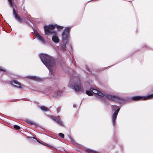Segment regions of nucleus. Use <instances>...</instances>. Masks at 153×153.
<instances>
[{"instance_id":"393cba45","label":"nucleus","mask_w":153,"mask_h":153,"mask_svg":"<svg viewBox=\"0 0 153 153\" xmlns=\"http://www.w3.org/2000/svg\"><path fill=\"white\" fill-rule=\"evenodd\" d=\"M101 101L104 102L105 105H107L108 103L107 102L106 100L104 98H101L100 99Z\"/></svg>"},{"instance_id":"f03ea898","label":"nucleus","mask_w":153,"mask_h":153,"mask_svg":"<svg viewBox=\"0 0 153 153\" xmlns=\"http://www.w3.org/2000/svg\"><path fill=\"white\" fill-rule=\"evenodd\" d=\"M71 27H67L65 28L62 33V43L61 44L60 51L64 52L66 51V44L68 43L70 40V33Z\"/></svg>"},{"instance_id":"bb28decb","label":"nucleus","mask_w":153,"mask_h":153,"mask_svg":"<svg viewBox=\"0 0 153 153\" xmlns=\"http://www.w3.org/2000/svg\"><path fill=\"white\" fill-rule=\"evenodd\" d=\"M142 48L144 49H148L150 48L149 46L143 44L142 45Z\"/></svg>"},{"instance_id":"ea45409f","label":"nucleus","mask_w":153,"mask_h":153,"mask_svg":"<svg viewBox=\"0 0 153 153\" xmlns=\"http://www.w3.org/2000/svg\"><path fill=\"white\" fill-rule=\"evenodd\" d=\"M58 55H59V56H60V55H59V54H58Z\"/></svg>"},{"instance_id":"c85d7f7f","label":"nucleus","mask_w":153,"mask_h":153,"mask_svg":"<svg viewBox=\"0 0 153 153\" xmlns=\"http://www.w3.org/2000/svg\"><path fill=\"white\" fill-rule=\"evenodd\" d=\"M14 128L17 130H19L20 128V127L17 125H14L13 126Z\"/></svg>"},{"instance_id":"20e7f679","label":"nucleus","mask_w":153,"mask_h":153,"mask_svg":"<svg viewBox=\"0 0 153 153\" xmlns=\"http://www.w3.org/2000/svg\"><path fill=\"white\" fill-rule=\"evenodd\" d=\"M69 84L71 88L77 93H83L82 84L80 81H70Z\"/></svg>"},{"instance_id":"412c9836","label":"nucleus","mask_w":153,"mask_h":153,"mask_svg":"<svg viewBox=\"0 0 153 153\" xmlns=\"http://www.w3.org/2000/svg\"><path fill=\"white\" fill-rule=\"evenodd\" d=\"M27 138H33V139L36 140L37 141V142H38L39 143H40L41 144H43V145H44V143L43 141H42L41 140L39 141V140H37L36 138H35L34 137H27Z\"/></svg>"},{"instance_id":"1a4fd4ad","label":"nucleus","mask_w":153,"mask_h":153,"mask_svg":"<svg viewBox=\"0 0 153 153\" xmlns=\"http://www.w3.org/2000/svg\"><path fill=\"white\" fill-rule=\"evenodd\" d=\"M10 84L14 87L21 89L22 88V85L17 80H14L10 82Z\"/></svg>"},{"instance_id":"0eeeda50","label":"nucleus","mask_w":153,"mask_h":153,"mask_svg":"<svg viewBox=\"0 0 153 153\" xmlns=\"http://www.w3.org/2000/svg\"><path fill=\"white\" fill-rule=\"evenodd\" d=\"M13 14L15 19L20 23H22L23 20L19 15L17 12V10L16 7H13Z\"/></svg>"},{"instance_id":"4468645a","label":"nucleus","mask_w":153,"mask_h":153,"mask_svg":"<svg viewBox=\"0 0 153 153\" xmlns=\"http://www.w3.org/2000/svg\"><path fill=\"white\" fill-rule=\"evenodd\" d=\"M24 22L26 24L29 25H30V24H33L32 21L30 19L27 17H26L24 20Z\"/></svg>"},{"instance_id":"473e14b6","label":"nucleus","mask_w":153,"mask_h":153,"mask_svg":"<svg viewBox=\"0 0 153 153\" xmlns=\"http://www.w3.org/2000/svg\"><path fill=\"white\" fill-rule=\"evenodd\" d=\"M120 146L121 149H123L124 147V146L123 144H120Z\"/></svg>"},{"instance_id":"c756f323","label":"nucleus","mask_w":153,"mask_h":153,"mask_svg":"<svg viewBox=\"0 0 153 153\" xmlns=\"http://www.w3.org/2000/svg\"><path fill=\"white\" fill-rule=\"evenodd\" d=\"M0 71H2L4 72H6V70L5 69H3L2 67L0 66Z\"/></svg>"},{"instance_id":"4be33fe9","label":"nucleus","mask_w":153,"mask_h":153,"mask_svg":"<svg viewBox=\"0 0 153 153\" xmlns=\"http://www.w3.org/2000/svg\"><path fill=\"white\" fill-rule=\"evenodd\" d=\"M85 93L88 95L91 96L93 95L92 91H91L90 90H86Z\"/></svg>"},{"instance_id":"58836bf2","label":"nucleus","mask_w":153,"mask_h":153,"mask_svg":"<svg viewBox=\"0 0 153 153\" xmlns=\"http://www.w3.org/2000/svg\"><path fill=\"white\" fill-rule=\"evenodd\" d=\"M48 89H50V88H49H49H48Z\"/></svg>"},{"instance_id":"a878e982","label":"nucleus","mask_w":153,"mask_h":153,"mask_svg":"<svg viewBox=\"0 0 153 153\" xmlns=\"http://www.w3.org/2000/svg\"><path fill=\"white\" fill-rule=\"evenodd\" d=\"M44 145L48 147H50L51 148L53 149H56V148H55V147H54V146H51V145H50L48 144H47L46 143H44Z\"/></svg>"},{"instance_id":"9d476101","label":"nucleus","mask_w":153,"mask_h":153,"mask_svg":"<svg viewBox=\"0 0 153 153\" xmlns=\"http://www.w3.org/2000/svg\"><path fill=\"white\" fill-rule=\"evenodd\" d=\"M26 77L30 79L37 82H41L44 79V78H43L40 77L39 76H27Z\"/></svg>"},{"instance_id":"4c0bfd02","label":"nucleus","mask_w":153,"mask_h":153,"mask_svg":"<svg viewBox=\"0 0 153 153\" xmlns=\"http://www.w3.org/2000/svg\"><path fill=\"white\" fill-rule=\"evenodd\" d=\"M46 92H48V93L50 92L49 91H47Z\"/></svg>"},{"instance_id":"6ab92c4d","label":"nucleus","mask_w":153,"mask_h":153,"mask_svg":"<svg viewBox=\"0 0 153 153\" xmlns=\"http://www.w3.org/2000/svg\"><path fill=\"white\" fill-rule=\"evenodd\" d=\"M90 90L92 91L93 94H97V93L99 91L95 89L92 87H91L90 88Z\"/></svg>"},{"instance_id":"f8f14e48","label":"nucleus","mask_w":153,"mask_h":153,"mask_svg":"<svg viewBox=\"0 0 153 153\" xmlns=\"http://www.w3.org/2000/svg\"><path fill=\"white\" fill-rule=\"evenodd\" d=\"M146 96H135L131 97V100L133 101H137L138 100H147V98L145 97Z\"/></svg>"},{"instance_id":"dca6fc26","label":"nucleus","mask_w":153,"mask_h":153,"mask_svg":"<svg viewBox=\"0 0 153 153\" xmlns=\"http://www.w3.org/2000/svg\"><path fill=\"white\" fill-rule=\"evenodd\" d=\"M25 121L29 124H30L31 125H34L37 126V124L36 123H34V122H33L32 121L30 120H29L28 119H26L25 120Z\"/></svg>"},{"instance_id":"423d86ee","label":"nucleus","mask_w":153,"mask_h":153,"mask_svg":"<svg viewBox=\"0 0 153 153\" xmlns=\"http://www.w3.org/2000/svg\"><path fill=\"white\" fill-rule=\"evenodd\" d=\"M54 26L53 24H50L44 26L45 33L46 35H52L56 31L54 30Z\"/></svg>"},{"instance_id":"2eb2a0df","label":"nucleus","mask_w":153,"mask_h":153,"mask_svg":"<svg viewBox=\"0 0 153 153\" xmlns=\"http://www.w3.org/2000/svg\"><path fill=\"white\" fill-rule=\"evenodd\" d=\"M53 25L54 29L56 28L59 31H60L64 27L63 26L59 25L56 24H55Z\"/></svg>"},{"instance_id":"aec40b11","label":"nucleus","mask_w":153,"mask_h":153,"mask_svg":"<svg viewBox=\"0 0 153 153\" xmlns=\"http://www.w3.org/2000/svg\"><path fill=\"white\" fill-rule=\"evenodd\" d=\"M40 108V109L44 111H49V110L45 106H41Z\"/></svg>"},{"instance_id":"6e6552de","label":"nucleus","mask_w":153,"mask_h":153,"mask_svg":"<svg viewBox=\"0 0 153 153\" xmlns=\"http://www.w3.org/2000/svg\"><path fill=\"white\" fill-rule=\"evenodd\" d=\"M48 117L52 119L53 120L56 122L59 125L62 126H64V123L60 118L59 116L54 117L51 115H48Z\"/></svg>"},{"instance_id":"e433bc0d","label":"nucleus","mask_w":153,"mask_h":153,"mask_svg":"<svg viewBox=\"0 0 153 153\" xmlns=\"http://www.w3.org/2000/svg\"><path fill=\"white\" fill-rule=\"evenodd\" d=\"M69 137H70V139H71V140H72V138L71 137V136H69Z\"/></svg>"},{"instance_id":"ddd939ff","label":"nucleus","mask_w":153,"mask_h":153,"mask_svg":"<svg viewBox=\"0 0 153 153\" xmlns=\"http://www.w3.org/2000/svg\"><path fill=\"white\" fill-rule=\"evenodd\" d=\"M52 35H53L52 37V41L56 43H59V39L58 36L57 32L56 31Z\"/></svg>"},{"instance_id":"9b49d317","label":"nucleus","mask_w":153,"mask_h":153,"mask_svg":"<svg viewBox=\"0 0 153 153\" xmlns=\"http://www.w3.org/2000/svg\"><path fill=\"white\" fill-rule=\"evenodd\" d=\"M33 32L35 34L37 39L42 42L43 43H45V39L39 34L35 28H33Z\"/></svg>"},{"instance_id":"72a5a7b5","label":"nucleus","mask_w":153,"mask_h":153,"mask_svg":"<svg viewBox=\"0 0 153 153\" xmlns=\"http://www.w3.org/2000/svg\"><path fill=\"white\" fill-rule=\"evenodd\" d=\"M59 109H60V108H57V113L59 112Z\"/></svg>"},{"instance_id":"7ed1b4c3","label":"nucleus","mask_w":153,"mask_h":153,"mask_svg":"<svg viewBox=\"0 0 153 153\" xmlns=\"http://www.w3.org/2000/svg\"><path fill=\"white\" fill-rule=\"evenodd\" d=\"M97 94L101 97H103L105 96L107 99L119 102L120 104H123L127 102V100L123 97H120L117 96L110 94H106L105 95L102 91H99Z\"/></svg>"},{"instance_id":"f257e3e1","label":"nucleus","mask_w":153,"mask_h":153,"mask_svg":"<svg viewBox=\"0 0 153 153\" xmlns=\"http://www.w3.org/2000/svg\"><path fill=\"white\" fill-rule=\"evenodd\" d=\"M39 57L43 64L48 69L50 73L53 74V68L55 65V60L48 54L41 53L39 55Z\"/></svg>"},{"instance_id":"f704fd0d","label":"nucleus","mask_w":153,"mask_h":153,"mask_svg":"<svg viewBox=\"0 0 153 153\" xmlns=\"http://www.w3.org/2000/svg\"><path fill=\"white\" fill-rule=\"evenodd\" d=\"M73 107L74 108H75L76 107V105L75 104H74L73 105Z\"/></svg>"},{"instance_id":"7c9ffc66","label":"nucleus","mask_w":153,"mask_h":153,"mask_svg":"<svg viewBox=\"0 0 153 153\" xmlns=\"http://www.w3.org/2000/svg\"><path fill=\"white\" fill-rule=\"evenodd\" d=\"M113 139L114 140V141L116 143H117V138L116 137H114V138H113Z\"/></svg>"},{"instance_id":"39448f33","label":"nucleus","mask_w":153,"mask_h":153,"mask_svg":"<svg viewBox=\"0 0 153 153\" xmlns=\"http://www.w3.org/2000/svg\"><path fill=\"white\" fill-rule=\"evenodd\" d=\"M111 107L114 112L112 117V125L113 126L116 125V120L118 113L120 110V107L116 105H112Z\"/></svg>"},{"instance_id":"b1692460","label":"nucleus","mask_w":153,"mask_h":153,"mask_svg":"<svg viewBox=\"0 0 153 153\" xmlns=\"http://www.w3.org/2000/svg\"><path fill=\"white\" fill-rule=\"evenodd\" d=\"M10 5L11 7L13 6V0H8Z\"/></svg>"},{"instance_id":"f3484780","label":"nucleus","mask_w":153,"mask_h":153,"mask_svg":"<svg viewBox=\"0 0 153 153\" xmlns=\"http://www.w3.org/2000/svg\"><path fill=\"white\" fill-rule=\"evenodd\" d=\"M62 92L60 91H58L54 93L53 94V96L55 97H59L62 95Z\"/></svg>"},{"instance_id":"5701e85b","label":"nucleus","mask_w":153,"mask_h":153,"mask_svg":"<svg viewBox=\"0 0 153 153\" xmlns=\"http://www.w3.org/2000/svg\"><path fill=\"white\" fill-rule=\"evenodd\" d=\"M152 91L153 94L146 96V97L147 98V100L153 98V89Z\"/></svg>"},{"instance_id":"a211bd4d","label":"nucleus","mask_w":153,"mask_h":153,"mask_svg":"<svg viewBox=\"0 0 153 153\" xmlns=\"http://www.w3.org/2000/svg\"><path fill=\"white\" fill-rule=\"evenodd\" d=\"M85 151L88 153H100V152L98 151H94L92 149L88 148L85 149Z\"/></svg>"},{"instance_id":"cd10ccee","label":"nucleus","mask_w":153,"mask_h":153,"mask_svg":"<svg viewBox=\"0 0 153 153\" xmlns=\"http://www.w3.org/2000/svg\"><path fill=\"white\" fill-rule=\"evenodd\" d=\"M59 136L62 138H64L65 137L64 134L62 133H59L58 134Z\"/></svg>"},{"instance_id":"2f4dec72","label":"nucleus","mask_w":153,"mask_h":153,"mask_svg":"<svg viewBox=\"0 0 153 153\" xmlns=\"http://www.w3.org/2000/svg\"><path fill=\"white\" fill-rule=\"evenodd\" d=\"M86 69H87V71H88L89 72V73L90 74H92V72H91L90 71V69H89V68H87H87H86Z\"/></svg>"},{"instance_id":"c9c22d12","label":"nucleus","mask_w":153,"mask_h":153,"mask_svg":"<svg viewBox=\"0 0 153 153\" xmlns=\"http://www.w3.org/2000/svg\"><path fill=\"white\" fill-rule=\"evenodd\" d=\"M112 65L111 66H108V67H107V68H110V67H112V66L113 65Z\"/></svg>"}]
</instances>
